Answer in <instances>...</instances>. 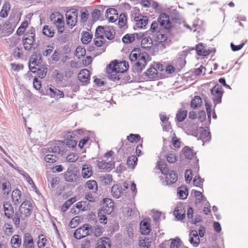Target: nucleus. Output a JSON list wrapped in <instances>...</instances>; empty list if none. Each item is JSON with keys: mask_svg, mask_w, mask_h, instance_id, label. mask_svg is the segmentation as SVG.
Wrapping results in <instances>:
<instances>
[{"mask_svg": "<svg viewBox=\"0 0 248 248\" xmlns=\"http://www.w3.org/2000/svg\"><path fill=\"white\" fill-rule=\"evenodd\" d=\"M32 208V204L30 201L25 200L22 202L18 210L15 212L14 217L12 218L13 221L16 227H19L20 220H25L30 217Z\"/></svg>", "mask_w": 248, "mask_h": 248, "instance_id": "1", "label": "nucleus"}, {"mask_svg": "<svg viewBox=\"0 0 248 248\" xmlns=\"http://www.w3.org/2000/svg\"><path fill=\"white\" fill-rule=\"evenodd\" d=\"M148 55L145 52H141L139 48H135L129 55V59L131 62L137 61L136 65L138 70L142 71L147 64Z\"/></svg>", "mask_w": 248, "mask_h": 248, "instance_id": "2", "label": "nucleus"}, {"mask_svg": "<svg viewBox=\"0 0 248 248\" xmlns=\"http://www.w3.org/2000/svg\"><path fill=\"white\" fill-rule=\"evenodd\" d=\"M107 72L109 79L115 81L120 79L121 76L124 70L121 68V64H118L116 61H112L107 67Z\"/></svg>", "mask_w": 248, "mask_h": 248, "instance_id": "3", "label": "nucleus"}, {"mask_svg": "<svg viewBox=\"0 0 248 248\" xmlns=\"http://www.w3.org/2000/svg\"><path fill=\"white\" fill-rule=\"evenodd\" d=\"M157 167L161 173L166 175V182L167 185H171L175 183L177 180V174L173 171L168 169L166 164L163 161L157 162Z\"/></svg>", "mask_w": 248, "mask_h": 248, "instance_id": "4", "label": "nucleus"}, {"mask_svg": "<svg viewBox=\"0 0 248 248\" xmlns=\"http://www.w3.org/2000/svg\"><path fill=\"white\" fill-rule=\"evenodd\" d=\"M132 12V16L136 22L137 27L141 29L145 27L148 21V17L139 14V9L137 7L134 8Z\"/></svg>", "mask_w": 248, "mask_h": 248, "instance_id": "5", "label": "nucleus"}, {"mask_svg": "<svg viewBox=\"0 0 248 248\" xmlns=\"http://www.w3.org/2000/svg\"><path fill=\"white\" fill-rule=\"evenodd\" d=\"M51 22L57 27L60 33H62L64 29V22L63 16L59 13L52 14L50 16Z\"/></svg>", "mask_w": 248, "mask_h": 248, "instance_id": "6", "label": "nucleus"}, {"mask_svg": "<svg viewBox=\"0 0 248 248\" xmlns=\"http://www.w3.org/2000/svg\"><path fill=\"white\" fill-rule=\"evenodd\" d=\"M93 231L92 227L89 224H86L77 229L74 232V236L75 238L80 239L90 235Z\"/></svg>", "mask_w": 248, "mask_h": 248, "instance_id": "7", "label": "nucleus"}, {"mask_svg": "<svg viewBox=\"0 0 248 248\" xmlns=\"http://www.w3.org/2000/svg\"><path fill=\"white\" fill-rule=\"evenodd\" d=\"M78 12L75 9H71L66 14V23L71 28L74 27L78 21Z\"/></svg>", "mask_w": 248, "mask_h": 248, "instance_id": "8", "label": "nucleus"}, {"mask_svg": "<svg viewBox=\"0 0 248 248\" xmlns=\"http://www.w3.org/2000/svg\"><path fill=\"white\" fill-rule=\"evenodd\" d=\"M128 184L124 182L123 186L119 185H114L111 188V194L112 196L116 199L120 198L123 193V191L127 189Z\"/></svg>", "mask_w": 248, "mask_h": 248, "instance_id": "9", "label": "nucleus"}, {"mask_svg": "<svg viewBox=\"0 0 248 248\" xmlns=\"http://www.w3.org/2000/svg\"><path fill=\"white\" fill-rule=\"evenodd\" d=\"M11 185L10 181L5 179H0V193L4 196H8L11 191Z\"/></svg>", "mask_w": 248, "mask_h": 248, "instance_id": "10", "label": "nucleus"}, {"mask_svg": "<svg viewBox=\"0 0 248 248\" xmlns=\"http://www.w3.org/2000/svg\"><path fill=\"white\" fill-rule=\"evenodd\" d=\"M46 93L50 97L56 100L63 98L64 96L63 93L54 87H49L46 89Z\"/></svg>", "mask_w": 248, "mask_h": 248, "instance_id": "11", "label": "nucleus"}, {"mask_svg": "<svg viewBox=\"0 0 248 248\" xmlns=\"http://www.w3.org/2000/svg\"><path fill=\"white\" fill-rule=\"evenodd\" d=\"M211 93L213 96V100L214 103L216 105L221 102V98L223 94L222 89L221 87H217L214 86L211 91Z\"/></svg>", "mask_w": 248, "mask_h": 248, "instance_id": "12", "label": "nucleus"}, {"mask_svg": "<svg viewBox=\"0 0 248 248\" xmlns=\"http://www.w3.org/2000/svg\"><path fill=\"white\" fill-rule=\"evenodd\" d=\"M160 26L165 29H170L171 26V23L170 21V17L165 13H161L157 18Z\"/></svg>", "mask_w": 248, "mask_h": 248, "instance_id": "13", "label": "nucleus"}, {"mask_svg": "<svg viewBox=\"0 0 248 248\" xmlns=\"http://www.w3.org/2000/svg\"><path fill=\"white\" fill-rule=\"evenodd\" d=\"M103 211L107 214H111L114 210V203L112 200L105 198L102 203Z\"/></svg>", "mask_w": 248, "mask_h": 248, "instance_id": "14", "label": "nucleus"}, {"mask_svg": "<svg viewBox=\"0 0 248 248\" xmlns=\"http://www.w3.org/2000/svg\"><path fill=\"white\" fill-rule=\"evenodd\" d=\"M4 215L8 219L14 217L15 215L13 207L9 202H5L3 204Z\"/></svg>", "mask_w": 248, "mask_h": 248, "instance_id": "15", "label": "nucleus"}, {"mask_svg": "<svg viewBox=\"0 0 248 248\" xmlns=\"http://www.w3.org/2000/svg\"><path fill=\"white\" fill-rule=\"evenodd\" d=\"M173 214L176 217L180 220L184 219L186 217V210L182 204H178L175 208Z\"/></svg>", "mask_w": 248, "mask_h": 248, "instance_id": "16", "label": "nucleus"}, {"mask_svg": "<svg viewBox=\"0 0 248 248\" xmlns=\"http://www.w3.org/2000/svg\"><path fill=\"white\" fill-rule=\"evenodd\" d=\"M65 180L69 182H78L79 177L72 169H68L64 174Z\"/></svg>", "mask_w": 248, "mask_h": 248, "instance_id": "17", "label": "nucleus"}, {"mask_svg": "<svg viewBox=\"0 0 248 248\" xmlns=\"http://www.w3.org/2000/svg\"><path fill=\"white\" fill-rule=\"evenodd\" d=\"M189 241L192 246L195 248L197 247L200 244V238L198 233L196 230H192L189 233Z\"/></svg>", "mask_w": 248, "mask_h": 248, "instance_id": "18", "label": "nucleus"}, {"mask_svg": "<svg viewBox=\"0 0 248 248\" xmlns=\"http://www.w3.org/2000/svg\"><path fill=\"white\" fill-rule=\"evenodd\" d=\"M11 197L14 205H17L24 201L21 192L18 189H15L12 191Z\"/></svg>", "mask_w": 248, "mask_h": 248, "instance_id": "19", "label": "nucleus"}, {"mask_svg": "<svg viewBox=\"0 0 248 248\" xmlns=\"http://www.w3.org/2000/svg\"><path fill=\"white\" fill-rule=\"evenodd\" d=\"M197 138L198 139H201L202 140L203 145L205 142L210 140L211 138V133L208 130L203 129L202 127L200 128L199 136Z\"/></svg>", "mask_w": 248, "mask_h": 248, "instance_id": "20", "label": "nucleus"}, {"mask_svg": "<svg viewBox=\"0 0 248 248\" xmlns=\"http://www.w3.org/2000/svg\"><path fill=\"white\" fill-rule=\"evenodd\" d=\"M140 230L143 234L147 235L151 231V225L148 220L145 219L140 222Z\"/></svg>", "mask_w": 248, "mask_h": 248, "instance_id": "21", "label": "nucleus"}, {"mask_svg": "<svg viewBox=\"0 0 248 248\" xmlns=\"http://www.w3.org/2000/svg\"><path fill=\"white\" fill-rule=\"evenodd\" d=\"M110 240L107 237H101L97 241L96 248H110Z\"/></svg>", "mask_w": 248, "mask_h": 248, "instance_id": "22", "label": "nucleus"}, {"mask_svg": "<svg viewBox=\"0 0 248 248\" xmlns=\"http://www.w3.org/2000/svg\"><path fill=\"white\" fill-rule=\"evenodd\" d=\"M35 41L33 36H25L23 39V43L24 49L26 50H30L33 46V43Z\"/></svg>", "mask_w": 248, "mask_h": 248, "instance_id": "23", "label": "nucleus"}, {"mask_svg": "<svg viewBox=\"0 0 248 248\" xmlns=\"http://www.w3.org/2000/svg\"><path fill=\"white\" fill-rule=\"evenodd\" d=\"M114 162L111 161L106 162L102 160L98 161L97 166L100 169L105 170L107 171H110L114 167Z\"/></svg>", "mask_w": 248, "mask_h": 248, "instance_id": "24", "label": "nucleus"}, {"mask_svg": "<svg viewBox=\"0 0 248 248\" xmlns=\"http://www.w3.org/2000/svg\"><path fill=\"white\" fill-rule=\"evenodd\" d=\"M200 128H202V126H199L197 124H190L188 127L187 132L191 135L198 137Z\"/></svg>", "mask_w": 248, "mask_h": 248, "instance_id": "25", "label": "nucleus"}, {"mask_svg": "<svg viewBox=\"0 0 248 248\" xmlns=\"http://www.w3.org/2000/svg\"><path fill=\"white\" fill-rule=\"evenodd\" d=\"M81 174L84 178H88L93 174L91 166L89 164H84L82 167Z\"/></svg>", "mask_w": 248, "mask_h": 248, "instance_id": "26", "label": "nucleus"}, {"mask_svg": "<svg viewBox=\"0 0 248 248\" xmlns=\"http://www.w3.org/2000/svg\"><path fill=\"white\" fill-rule=\"evenodd\" d=\"M10 243L12 248H19L22 244L21 236L17 234L13 235L11 238Z\"/></svg>", "mask_w": 248, "mask_h": 248, "instance_id": "27", "label": "nucleus"}, {"mask_svg": "<svg viewBox=\"0 0 248 248\" xmlns=\"http://www.w3.org/2000/svg\"><path fill=\"white\" fill-rule=\"evenodd\" d=\"M23 246L24 248H34V244L32 236L26 235L24 238Z\"/></svg>", "mask_w": 248, "mask_h": 248, "instance_id": "28", "label": "nucleus"}, {"mask_svg": "<svg viewBox=\"0 0 248 248\" xmlns=\"http://www.w3.org/2000/svg\"><path fill=\"white\" fill-rule=\"evenodd\" d=\"M181 152L185 157L187 159H192L196 154L193 150L188 146H185L183 148Z\"/></svg>", "mask_w": 248, "mask_h": 248, "instance_id": "29", "label": "nucleus"}, {"mask_svg": "<svg viewBox=\"0 0 248 248\" xmlns=\"http://www.w3.org/2000/svg\"><path fill=\"white\" fill-rule=\"evenodd\" d=\"M115 35V31L112 27H105L104 37L112 40Z\"/></svg>", "mask_w": 248, "mask_h": 248, "instance_id": "30", "label": "nucleus"}, {"mask_svg": "<svg viewBox=\"0 0 248 248\" xmlns=\"http://www.w3.org/2000/svg\"><path fill=\"white\" fill-rule=\"evenodd\" d=\"M196 49L198 55L201 56H207L209 54V51L202 44H199L196 45Z\"/></svg>", "mask_w": 248, "mask_h": 248, "instance_id": "31", "label": "nucleus"}, {"mask_svg": "<svg viewBox=\"0 0 248 248\" xmlns=\"http://www.w3.org/2000/svg\"><path fill=\"white\" fill-rule=\"evenodd\" d=\"M98 179L103 184L109 185L112 181V175L108 174L101 175L98 176Z\"/></svg>", "mask_w": 248, "mask_h": 248, "instance_id": "32", "label": "nucleus"}, {"mask_svg": "<svg viewBox=\"0 0 248 248\" xmlns=\"http://www.w3.org/2000/svg\"><path fill=\"white\" fill-rule=\"evenodd\" d=\"M90 72L87 69L82 70L78 75V79L81 82L87 81L89 78Z\"/></svg>", "mask_w": 248, "mask_h": 248, "instance_id": "33", "label": "nucleus"}, {"mask_svg": "<svg viewBox=\"0 0 248 248\" xmlns=\"http://www.w3.org/2000/svg\"><path fill=\"white\" fill-rule=\"evenodd\" d=\"M152 39L148 37H145L142 39L141 41V46L145 49L150 48L152 46Z\"/></svg>", "mask_w": 248, "mask_h": 248, "instance_id": "34", "label": "nucleus"}, {"mask_svg": "<svg viewBox=\"0 0 248 248\" xmlns=\"http://www.w3.org/2000/svg\"><path fill=\"white\" fill-rule=\"evenodd\" d=\"M194 194L196 197V204H200L202 202L206 201V198L202 194L201 192L195 190L194 191Z\"/></svg>", "mask_w": 248, "mask_h": 248, "instance_id": "35", "label": "nucleus"}, {"mask_svg": "<svg viewBox=\"0 0 248 248\" xmlns=\"http://www.w3.org/2000/svg\"><path fill=\"white\" fill-rule=\"evenodd\" d=\"M187 114V110L185 109H181L176 114V119L179 122L183 121Z\"/></svg>", "mask_w": 248, "mask_h": 248, "instance_id": "36", "label": "nucleus"}, {"mask_svg": "<svg viewBox=\"0 0 248 248\" xmlns=\"http://www.w3.org/2000/svg\"><path fill=\"white\" fill-rule=\"evenodd\" d=\"M153 36L154 40L158 43L164 42L166 40L167 38L166 35L162 34L160 32V31H158L155 34H154Z\"/></svg>", "mask_w": 248, "mask_h": 248, "instance_id": "37", "label": "nucleus"}, {"mask_svg": "<svg viewBox=\"0 0 248 248\" xmlns=\"http://www.w3.org/2000/svg\"><path fill=\"white\" fill-rule=\"evenodd\" d=\"M105 41L106 39L105 37H95L94 39V44L97 47H100L101 46H103L104 47V46H106L107 45L106 44ZM105 50V49L104 47L102 48V52H104Z\"/></svg>", "mask_w": 248, "mask_h": 248, "instance_id": "38", "label": "nucleus"}, {"mask_svg": "<svg viewBox=\"0 0 248 248\" xmlns=\"http://www.w3.org/2000/svg\"><path fill=\"white\" fill-rule=\"evenodd\" d=\"M86 187L93 192H96L98 190L97 183L94 180H89L86 182Z\"/></svg>", "mask_w": 248, "mask_h": 248, "instance_id": "39", "label": "nucleus"}, {"mask_svg": "<svg viewBox=\"0 0 248 248\" xmlns=\"http://www.w3.org/2000/svg\"><path fill=\"white\" fill-rule=\"evenodd\" d=\"M43 33L48 37H52L54 36V30L49 26L46 25L43 29Z\"/></svg>", "mask_w": 248, "mask_h": 248, "instance_id": "40", "label": "nucleus"}, {"mask_svg": "<svg viewBox=\"0 0 248 248\" xmlns=\"http://www.w3.org/2000/svg\"><path fill=\"white\" fill-rule=\"evenodd\" d=\"M92 39V34L90 32L85 31L82 33L81 41L84 44H88Z\"/></svg>", "mask_w": 248, "mask_h": 248, "instance_id": "41", "label": "nucleus"}, {"mask_svg": "<svg viewBox=\"0 0 248 248\" xmlns=\"http://www.w3.org/2000/svg\"><path fill=\"white\" fill-rule=\"evenodd\" d=\"M68 137L69 136L67 135V139L64 140L62 143L64 144H65L69 148L75 147L77 144V141L74 138H72L71 136H70V139H68Z\"/></svg>", "mask_w": 248, "mask_h": 248, "instance_id": "42", "label": "nucleus"}, {"mask_svg": "<svg viewBox=\"0 0 248 248\" xmlns=\"http://www.w3.org/2000/svg\"><path fill=\"white\" fill-rule=\"evenodd\" d=\"M80 21L82 23H85L87 21L89 16V13L87 10L82 8L80 10Z\"/></svg>", "mask_w": 248, "mask_h": 248, "instance_id": "43", "label": "nucleus"}, {"mask_svg": "<svg viewBox=\"0 0 248 248\" xmlns=\"http://www.w3.org/2000/svg\"><path fill=\"white\" fill-rule=\"evenodd\" d=\"M202 99L199 96H195L191 102V107L193 108H199L202 104Z\"/></svg>", "mask_w": 248, "mask_h": 248, "instance_id": "44", "label": "nucleus"}, {"mask_svg": "<svg viewBox=\"0 0 248 248\" xmlns=\"http://www.w3.org/2000/svg\"><path fill=\"white\" fill-rule=\"evenodd\" d=\"M126 23H127V18H126L125 14H124V13L121 14L119 16V21H118L119 27L120 28H122L123 27L124 28V27L126 25Z\"/></svg>", "mask_w": 248, "mask_h": 248, "instance_id": "45", "label": "nucleus"}, {"mask_svg": "<svg viewBox=\"0 0 248 248\" xmlns=\"http://www.w3.org/2000/svg\"><path fill=\"white\" fill-rule=\"evenodd\" d=\"M157 71L154 67L149 68L146 72L145 74L149 78H154L157 77Z\"/></svg>", "mask_w": 248, "mask_h": 248, "instance_id": "46", "label": "nucleus"}, {"mask_svg": "<svg viewBox=\"0 0 248 248\" xmlns=\"http://www.w3.org/2000/svg\"><path fill=\"white\" fill-rule=\"evenodd\" d=\"M86 49L80 46H78L75 51V56L79 59L81 57L85 56Z\"/></svg>", "mask_w": 248, "mask_h": 248, "instance_id": "47", "label": "nucleus"}, {"mask_svg": "<svg viewBox=\"0 0 248 248\" xmlns=\"http://www.w3.org/2000/svg\"><path fill=\"white\" fill-rule=\"evenodd\" d=\"M187 193L186 189L185 187H179L178 189L177 194L180 199H186L188 195Z\"/></svg>", "mask_w": 248, "mask_h": 248, "instance_id": "48", "label": "nucleus"}, {"mask_svg": "<svg viewBox=\"0 0 248 248\" xmlns=\"http://www.w3.org/2000/svg\"><path fill=\"white\" fill-rule=\"evenodd\" d=\"M3 230L6 235L10 236L11 235L13 232V228L12 226L7 223H5L3 227Z\"/></svg>", "mask_w": 248, "mask_h": 248, "instance_id": "49", "label": "nucleus"}, {"mask_svg": "<svg viewBox=\"0 0 248 248\" xmlns=\"http://www.w3.org/2000/svg\"><path fill=\"white\" fill-rule=\"evenodd\" d=\"M9 9V4L8 2L5 3L0 13V16L4 18L8 16V12Z\"/></svg>", "mask_w": 248, "mask_h": 248, "instance_id": "50", "label": "nucleus"}, {"mask_svg": "<svg viewBox=\"0 0 248 248\" xmlns=\"http://www.w3.org/2000/svg\"><path fill=\"white\" fill-rule=\"evenodd\" d=\"M138 160L137 157L135 155H132L128 158L127 160V165L131 168H133Z\"/></svg>", "mask_w": 248, "mask_h": 248, "instance_id": "51", "label": "nucleus"}, {"mask_svg": "<svg viewBox=\"0 0 248 248\" xmlns=\"http://www.w3.org/2000/svg\"><path fill=\"white\" fill-rule=\"evenodd\" d=\"M46 239L44 237V235L41 234L38 236V241L37 242V245L39 248H44L46 245Z\"/></svg>", "mask_w": 248, "mask_h": 248, "instance_id": "52", "label": "nucleus"}, {"mask_svg": "<svg viewBox=\"0 0 248 248\" xmlns=\"http://www.w3.org/2000/svg\"><path fill=\"white\" fill-rule=\"evenodd\" d=\"M105 29V27L98 26L96 29L95 37H104Z\"/></svg>", "mask_w": 248, "mask_h": 248, "instance_id": "53", "label": "nucleus"}, {"mask_svg": "<svg viewBox=\"0 0 248 248\" xmlns=\"http://www.w3.org/2000/svg\"><path fill=\"white\" fill-rule=\"evenodd\" d=\"M135 40V37L133 34H127L124 35L122 41L124 43L127 44L133 42Z\"/></svg>", "mask_w": 248, "mask_h": 248, "instance_id": "54", "label": "nucleus"}, {"mask_svg": "<svg viewBox=\"0 0 248 248\" xmlns=\"http://www.w3.org/2000/svg\"><path fill=\"white\" fill-rule=\"evenodd\" d=\"M181 242L180 239L178 237L171 239L170 248H179L181 246Z\"/></svg>", "mask_w": 248, "mask_h": 248, "instance_id": "55", "label": "nucleus"}, {"mask_svg": "<svg viewBox=\"0 0 248 248\" xmlns=\"http://www.w3.org/2000/svg\"><path fill=\"white\" fill-rule=\"evenodd\" d=\"M78 158V155L75 153H71L68 155L66 157V160L70 162H74Z\"/></svg>", "mask_w": 248, "mask_h": 248, "instance_id": "56", "label": "nucleus"}, {"mask_svg": "<svg viewBox=\"0 0 248 248\" xmlns=\"http://www.w3.org/2000/svg\"><path fill=\"white\" fill-rule=\"evenodd\" d=\"M149 239L145 237L143 239H140L139 241V246L140 248H149L150 246L149 242Z\"/></svg>", "mask_w": 248, "mask_h": 248, "instance_id": "57", "label": "nucleus"}, {"mask_svg": "<svg viewBox=\"0 0 248 248\" xmlns=\"http://www.w3.org/2000/svg\"><path fill=\"white\" fill-rule=\"evenodd\" d=\"M167 161L170 163H174L177 160V157L175 154L170 153L167 155Z\"/></svg>", "mask_w": 248, "mask_h": 248, "instance_id": "58", "label": "nucleus"}, {"mask_svg": "<svg viewBox=\"0 0 248 248\" xmlns=\"http://www.w3.org/2000/svg\"><path fill=\"white\" fill-rule=\"evenodd\" d=\"M150 31L152 33L154 34H155L158 31H159L160 27L158 26V23L156 21L153 22L151 25Z\"/></svg>", "mask_w": 248, "mask_h": 248, "instance_id": "59", "label": "nucleus"}, {"mask_svg": "<svg viewBox=\"0 0 248 248\" xmlns=\"http://www.w3.org/2000/svg\"><path fill=\"white\" fill-rule=\"evenodd\" d=\"M57 156L55 155L48 154L45 157V160L48 163H52L56 161Z\"/></svg>", "mask_w": 248, "mask_h": 248, "instance_id": "60", "label": "nucleus"}, {"mask_svg": "<svg viewBox=\"0 0 248 248\" xmlns=\"http://www.w3.org/2000/svg\"><path fill=\"white\" fill-rule=\"evenodd\" d=\"M80 219L78 217H76L70 221L69 226L71 228H75L79 223Z\"/></svg>", "mask_w": 248, "mask_h": 248, "instance_id": "61", "label": "nucleus"}, {"mask_svg": "<svg viewBox=\"0 0 248 248\" xmlns=\"http://www.w3.org/2000/svg\"><path fill=\"white\" fill-rule=\"evenodd\" d=\"M75 202V200L74 198H71L68 200H67L62 205V210L63 211H65L66 210L67 208H68L70 206Z\"/></svg>", "mask_w": 248, "mask_h": 248, "instance_id": "62", "label": "nucleus"}, {"mask_svg": "<svg viewBox=\"0 0 248 248\" xmlns=\"http://www.w3.org/2000/svg\"><path fill=\"white\" fill-rule=\"evenodd\" d=\"M140 136L138 134H130L127 136V139L131 142H133L135 141H139L140 140Z\"/></svg>", "mask_w": 248, "mask_h": 248, "instance_id": "63", "label": "nucleus"}, {"mask_svg": "<svg viewBox=\"0 0 248 248\" xmlns=\"http://www.w3.org/2000/svg\"><path fill=\"white\" fill-rule=\"evenodd\" d=\"M171 143L175 148H179L181 146V141L175 135L172 138Z\"/></svg>", "mask_w": 248, "mask_h": 248, "instance_id": "64", "label": "nucleus"}]
</instances>
